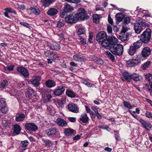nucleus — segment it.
<instances>
[{"mask_svg": "<svg viewBox=\"0 0 152 152\" xmlns=\"http://www.w3.org/2000/svg\"><path fill=\"white\" fill-rule=\"evenodd\" d=\"M4 10L5 11V12H4V16L9 18V16L8 15V13H10V9L8 8H6L4 9Z\"/></svg>", "mask_w": 152, "mask_h": 152, "instance_id": "obj_55", "label": "nucleus"}, {"mask_svg": "<svg viewBox=\"0 0 152 152\" xmlns=\"http://www.w3.org/2000/svg\"><path fill=\"white\" fill-rule=\"evenodd\" d=\"M134 29L136 33H140L142 29V24L138 23H135L134 25Z\"/></svg>", "mask_w": 152, "mask_h": 152, "instance_id": "obj_20", "label": "nucleus"}, {"mask_svg": "<svg viewBox=\"0 0 152 152\" xmlns=\"http://www.w3.org/2000/svg\"><path fill=\"white\" fill-rule=\"evenodd\" d=\"M74 7L68 4H66L64 8V11L65 12H70L74 10Z\"/></svg>", "mask_w": 152, "mask_h": 152, "instance_id": "obj_30", "label": "nucleus"}, {"mask_svg": "<svg viewBox=\"0 0 152 152\" xmlns=\"http://www.w3.org/2000/svg\"><path fill=\"white\" fill-rule=\"evenodd\" d=\"M142 41L140 40H138L136 42L134 43L132 46L137 50L140 48L142 46Z\"/></svg>", "mask_w": 152, "mask_h": 152, "instance_id": "obj_35", "label": "nucleus"}, {"mask_svg": "<svg viewBox=\"0 0 152 152\" xmlns=\"http://www.w3.org/2000/svg\"><path fill=\"white\" fill-rule=\"evenodd\" d=\"M105 54L108 56L111 61L114 62L115 61V58L114 55L109 51H106L105 52Z\"/></svg>", "mask_w": 152, "mask_h": 152, "instance_id": "obj_37", "label": "nucleus"}, {"mask_svg": "<svg viewBox=\"0 0 152 152\" xmlns=\"http://www.w3.org/2000/svg\"><path fill=\"white\" fill-rule=\"evenodd\" d=\"M122 75L125 80L128 82H131L132 75L127 72H124L122 73Z\"/></svg>", "mask_w": 152, "mask_h": 152, "instance_id": "obj_29", "label": "nucleus"}, {"mask_svg": "<svg viewBox=\"0 0 152 152\" xmlns=\"http://www.w3.org/2000/svg\"><path fill=\"white\" fill-rule=\"evenodd\" d=\"M72 58L74 61L78 62H84L86 60L85 56L78 54L74 55Z\"/></svg>", "mask_w": 152, "mask_h": 152, "instance_id": "obj_14", "label": "nucleus"}, {"mask_svg": "<svg viewBox=\"0 0 152 152\" xmlns=\"http://www.w3.org/2000/svg\"><path fill=\"white\" fill-rule=\"evenodd\" d=\"M6 102L4 99H1L0 100V106H6Z\"/></svg>", "mask_w": 152, "mask_h": 152, "instance_id": "obj_56", "label": "nucleus"}, {"mask_svg": "<svg viewBox=\"0 0 152 152\" xmlns=\"http://www.w3.org/2000/svg\"><path fill=\"white\" fill-rule=\"evenodd\" d=\"M78 13L75 15V16L77 19V20H84L86 18H88L89 16H87L85 11L83 8H81L78 10Z\"/></svg>", "mask_w": 152, "mask_h": 152, "instance_id": "obj_3", "label": "nucleus"}, {"mask_svg": "<svg viewBox=\"0 0 152 152\" xmlns=\"http://www.w3.org/2000/svg\"><path fill=\"white\" fill-rule=\"evenodd\" d=\"M131 79L134 81H140L142 79V76L138 74L134 73L132 75Z\"/></svg>", "mask_w": 152, "mask_h": 152, "instance_id": "obj_25", "label": "nucleus"}, {"mask_svg": "<svg viewBox=\"0 0 152 152\" xmlns=\"http://www.w3.org/2000/svg\"><path fill=\"white\" fill-rule=\"evenodd\" d=\"M58 10L54 8H51L47 12V14L50 16H54L58 13Z\"/></svg>", "mask_w": 152, "mask_h": 152, "instance_id": "obj_26", "label": "nucleus"}, {"mask_svg": "<svg viewBox=\"0 0 152 152\" xmlns=\"http://www.w3.org/2000/svg\"><path fill=\"white\" fill-rule=\"evenodd\" d=\"M13 134L17 135L19 134L21 130L20 126L18 124H15L12 126Z\"/></svg>", "mask_w": 152, "mask_h": 152, "instance_id": "obj_16", "label": "nucleus"}, {"mask_svg": "<svg viewBox=\"0 0 152 152\" xmlns=\"http://www.w3.org/2000/svg\"><path fill=\"white\" fill-rule=\"evenodd\" d=\"M134 62L133 61L132 59H130L126 61V64L129 67H132L134 66Z\"/></svg>", "mask_w": 152, "mask_h": 152, "instance_id": "obj_49", "label": "nucleus"}, {"mask_svg": "<svg viewBox=\"0 0 152 152\" xmlns=\"http://www.w3.org/2000/svg\"><path fill=\"white\" fill-rule=\"evenodd\" d=\"M66 102V98H63L60 99H57L56 101V105L59 107H64V104Z\"/></svg>", "mask_w": 152, "mask_h": 152, "instance_id": "obj_24", "label": "nucleus"}, {"mask_svg": "<svg viewBox=\"0 0 152 152\" xmlns=\"http://www.w3.org/2000/svg\"><path fill=\"white\" fill-rule=\"evenodd\" d=\"M94 37L93 34V33H91L90 34L88 38V41L90 43H92L93 42V39Z\"/></svg>", "mask_w": 152, "mask_h": 152, "instance_id": "obj_58", "label": "nucleus"}, {"mask_svg": "<svg viewBox=\"0 0 152 152\" xmlns=\"http://www.w3.org/2000/svg\"><path fill=\"white\" fill-rule=\"evenodd\" d=\"M31 10L34 14L36 15H39L40 13V10L36 7H31Z\"/></svg>", "mask_w": 152, "mask_h": 152, "instance_id": "obj_41", "label": "nucleus"}, {"mask_svg": "<svg viewBox=\"0 0 152 152\" xmlns=\"http://www.w3.org/2000/svg\"><path fill=\"white\" fill-rule=\"evenodd\" d=\"M80 120L83 123H85L88 122L89 118L87 114L84 113L81 114Z\"/></svg>", "mask_w": 152, "mask_h": 152, "instance_id": "obj_27", "label": "nucleus"}, {"mask_svg": "<svg viewBox=\"0 0 152 152\" xmlns=\"http://www.w3.org/2000/svg\"><path fill=\"white\" fill-rule=\"evenodd\" d=\"M146 79L149 82V85L151 88H152V74H148L145 75Z\"/></svg>", "mask_w": 152, "mask_h": 152, "instance_id": "obj_32", "label": "nucleus"}, {"mask_svg": "<svg viewBox=\"0 0 152 152\" xmlns=\"http://www.w3.org/2000/svg\"><path fill=\"white\" fill-rule=\"evenodd\" d=\"M64 133L66 135L69 136L73 134V130L71 128H66L64 129Z\"/></svg>", "mask_w": 152, "mask_h": 152, "instance_id": "obj_40", "label": "nucleus"}, {"mask_svg": "<svg viewBox=\"0 0 152 152\" xmlns=\"http://www.w3.org/2000/svg\"><path fill=\"white\" fill-rule=\"evenodd\" d=\"M129 35L128 33H125L121 32V34L119 36L120 39L122 41L128 40Z\"/></svg>", "mask_w": 152, "mask_h": 152, "instance_id": "obj_31", "label": "nucleus"}, {"mask_svg": "<svg viewBox=\"0 0 152 152\" xmlns=\"http://www.w3.org/2000/svg\"><path fill=\"white\" fill-rule=\"evenodd\" d=\"M141 58L137 56L135 59H132L133 61L134 62V64L135 65H137L140 63L141 61Z\"/></svg>", "mask_w": 152, "mask_h": 152, "instance_id": "obj_47", "label": "nucleus"}, {"mask_svg": "<svg viewBox=\"0 0 152 152\" xmlns=\"http://www.w3.org/2000/svg\"><path fill=\"white\" fill-rule=\"evenodd\" d=\"M8 109L6 106L1 107L0 109V111L1 113H5L8 111Z\"/></svg>", "mask_w": 152, "mask_h": 152, "instance_id": "obj_52", "label": "nucleus"}, {"mask_svg": "<svg viewBox=\"0 0 152 152\" xmlns=\"http://www.w3.org/2000/svg\"><path fill=\"white\" fill-rule=\"evenodd\" d=\"M8 85V82L6 80H4L1 84L0 88L3 89L5 88Z\"/></svg>", "mask_w": 152, "mask_h": 152, "instance_id": "obj_48", "label": "nucleus"}, {"mask_svg": "<svg viewBox=\"0 0 152 152\" xmlns=\"http://www.w3.org/2000/svg\"><path fill=\"white\" fill-rule=\"evenodd\" d=\"M17 70L25 77H27L29 75V73L27 69L25 67L22 66L18 67Z\"/></svg>", "mask_w": 152, "mask_h": 152, "instance_id": "obj_7", "label": "nucleus"}, {"mask_svg": "<svg viewBox=\"0 0 152 152\" xmlns=\"http://www.w3.org/2000/svg\"><path fill=\"white\" fill-rule=\"evenodd\" d=\"M137 11H138L140 12H142L143 14L142 16L143 19L144 17H149L150 16V15L149 14L148 11L147 10H142L141 9L139 8V7H137L136 9V10H135V12H137Z\"/></svg>", "mask_w": 152, "mask_h": 152, "instance_id": "obj_22", "label": "nucleus"}, {"mask_svg": "<svg viewBox=\"0 0 152 152\" xmlns=\"http://www.w3.org/2000/svg\"><path fill=\"white\" fill-rule=\"evenodd\" d=\"M65 1L74 3H79L80 2V0H64Z\"/></svg>", "mask_w": 152, "mask_h": 152, "instance_id": "obj_63", "label": "nucleus"}, {"mask_svg": "<svg viewBox=\"0 0 152 152\" xmlns=\"http://www.w3.org/2000/svg\"><path fill=\"white\" fill-rule=\"evenodd\" d=\"M28 145V142L27 140H25L22 141L20 143V145L23 148H26Z\"/></svg>", "mask_w": 152, "mask_h": 152, "instance_id": "obj_50", "label": "nucleus"}, {"mask_svg": "<svg viewBox=\"0 0 152 152\" xmlns=\"http://www.w3.org/2000/svg\"><path fill=\"white\" fill-rule=\"evenodd\" d=\"M86 31V28L83 27L79 28L77 31V33L78 35V36H81L82 34H85Z\"/></svg>", "mask_w": 152, "mask_h": 152, "instance_id": "obj_34", "label": "nucleus"}, {"mask_svg": "<svg viewBox=\"0 0 152 152\" xmlns=\"http://www.w3.org/2000/svg\"><path fill=\"white\" fill-rule=\"evenodd\" d=\"M20 24L23 26L25 27H26L30 29H31L32 28L31 26L28 23L25 22H20Z\"/></svg>", "mask_w": 152, "mask_h": 152, "instance_id": "obj_51", "label": "nucleus"}, {"mask_svg": "<svg viewBox=\"0 0 152 152\" xmlns=\"http://www.w3.org/2000/svg\"><path fill=\"white\" fill-rule=\"evenodd\" d=\"M45 85L48 88H51L55 86L56 84L55 82L51 80H48L45 83Z\"/></svg>", "mask_w": 152, "mask_h": 152, "instance_id": "obj_28", "label": "nucleus"}, {"mask_svg": "<svg viewBox=\"0 0 152 152\" xmlns=\"http://www.w3.org/2000/svg\"><path fill=\"white\" fill-rule=\"evenodd\" d=\"M78 39L80 40V43L83 45H85L86 44V40L84 36H78Z\"/></svg>", "mask_w": 152, "mask_h": 152, "instance_id": "obj_43", "label": "nucleus"}, {"mask_svg": "<svg viewBox=\"0 0 152 152\" xmlns=\"http://www.w3.org/2000/svg\"><path fill=\"white\" fill-rule=\"evenodd\" d=\"M107 30L108 33H111L112 32V28L111 26L110 25H107Z\"/></svg>", "mask_w": 152, "mask_h": 152, "instance_id": "obj_61", "label": "nucleus"}, {"mask_svg": "<svg viewBox=\"0 0 152 152\" xmlns=\"http://www.w3.org/2000/svg\"><path fill=\"white\" fill-rule=\"evenodd\" d=\"M96 37L97 41L99 43L106 39H109V37L107 36L106 33L104 31H102L99 33Z\"/></svg>", "mask_w": 152, "mask_h": 152, "instance_id": "obj_4", "label": "nucleus"}, {"mask_svg": "<svg viewBox=\"0 0 152 152\" xmlns=\"http://www.w3.org/2000/svg\"><path fill=\"white\" fill-rule=\"evenodd\" d=\"M69 110L74 113H78L79 112V108L75 104L72 103L68 105Z\"/></svg>", "mask_w": 152, "mask_h": 152, "instance_id": "obj_10", "label": "nucleus"}, {"mask_svg": "<svg viewBox=\"0 0 152 152\" xmlns=\"http://www.w3.org/2000/svg\"><path fill=\"white\" fill-rule=\"evenodd\" d=\"M16 7L21 10H23L24 9V6L23 5H19L17 4H16Z\"/></svg>", "mask_w": 152, "mask_h": 152, "instance_id": "obj_62", "label": "nucleus"}, {"mask_svg": "<svg viewBox=\"0 0 152 152\" xmlns=\"http://www.w3.org/2000/svg\"><path fill=\"white\" fill-rule=\"evenodd\" d=\"M139 121L144 128L148 131H150L152 128V126L149 122H146L142 119H140Z\"/></svg>", "mask_w": 152, "mask_h": 152, "instance_id": "obj_12", "label": "nucleus"}, {"mask_svg": "<svg viewBox=\"0 0 152 152\" xmlns=\"http://www.w3.org/2000/svg\"><path fill=\"white\" fill-rule=\"evenodd\" d=\"M25 129L28 130L34 131L38 129L37 126L33 123H27L26 124Z\"/></svg>", "mask_w": 152, "mask_h": 152, "instance_id": "obj_9", "label": "nucleus"}, {"mask_svg": "<svg viewBox=\"0 0 152 152\" xmlns=\"http://www.w3.org/2000/svg\"><path fill=\"white\" fill-rule=\"evenodd\" d=\"M65 20L66 23L70 24L75 23L77 21L76 17L71 13L66 16L65 18Z\"/></svg>", "mask_w": 152, "mask_h": 152, "instance_id": "obj_5", "label": "nucleus"}, {"mask_svg": "<svg viewBox=\"0 0 152 152\" xmlns=\"http://www.w3.org/2000/svg\"><path fill=\"white\" fill-rule=\"evenodd\" d=\"M109 39H106L103 41H101L99 43L105 48L109 49L112 44H110L108 41Z\"/></svg>", "mask_w": 152, "mask_h": 152, "instance_id": "obj_21", "label": "nucleus"}, {"mask_svg": "<svg viewBox=\"0 0 152 152\" xmlns=\"http://www.w3.org/2000/svg\"><path fill=\"white\" fill-rule=\"evenodd\" d=\"M136 49L132 45L131 46L128 50V53L130 56H133L136 51Z\"/></svg>", "mask_w": 152, "mask_h": 152, "instance_id": "obj_36", "label": "nucleus"}, {"mask_svg": "<svg viewBox=\"0 0 152 152\" xmlns=\"http://www.w3.org/2000/svg\"><path fill=\"white\" fill-rule=\"evenodd\" d=\"M52 97L51 95L48 93H44L42 95V100L44 103H47L50 102Z\"/></svg>", "mask_w": 152, "mask_h": 152, "instance_id": "obj_8", "label": "nucleus"}, {"mask_svg": "<svg viewBox=\"0 0 152 152\" xmlns=\"http://www.w3.org/2000/svg\"><path fill=\"white\" fill-rule=\"evenodd\" d=\"M130 22V19L129 17H126L124 20V23L125 24H128Z\"/></svg>", "mask_w": 152, "mask_h": 152, "instance_id": "obj_60", "label": "nucleus"}, {"mask_svg": "<svg viewBox=\"0 0 152 152\" xmlns=\"http://www.w3.org/2000/svg\"><path fill=\"white\" fill-rule=\"evenodd\" d=\"M41 78L40 77H32V79L31 81V82L34 85L38 86L40 84L39 82Z\"/></svg>", "mask_w": 152, "mask_h": 152, "instance_id": "obj_17", "label": "nucleus"}, {"mask_svg": "<svg viewBox=\"0 0 152 152\" xmlns=\"http://www.w3.org/2000/svg\"><path fill=\"white\" fill-rule=\"evenodd\" d=\"M131 115L135 118L138 119L137 118V115L135 114V111H130L129 112Z\"/></svg>", "mask_w": 152, "mask_h": 152, "instance_id": "obj_64", "label": "nucleus"}, {"mask_svg": "<svg viewBox=\"0 0 152 152\" xmlns=\"http://www.w3.org/2000/svg\"><path fill=\"white\" fill-rule=\"evenodd\" d=\"M56 122L59 126L61 127H65L67 125V124L66 121L60 118H57L56 120Z\"/></svg>", "mask_w": 152, "mask_h": 152, "instance_id": "obj_15", "label": "nucleus"}, {"mask_svg": "<svg viewBox=\"0 0 152 152\" xmlns=\"http://www.w3.org/2000/svg\"><path fill=\"white\" fill-rule=\"evenodd\" d=\"M48 45L49 48L56 50H58L60 49V45L55 42H52V43H48Z\"/></svg>", "mask_w": 152, "mask_h": 152, "instance_id": "obj_13", "label": "nucleus"}, {"mask_svg": "<svg viewBox=\"0 0 152 152\" xmlns=\"http://www.w3.org/2000/svg\"><path fill=\"white\" fill-rule=\"evenodd\" d=\"M50 54L52 55L51 58L55 62H57L59 60V57L56 54L51 52L50 53Z\"/></svg>", "mask_w": 152, "mask_h": 152, "instance_id": "obj_44", "label": "nucleus"}, {"mask_svg": "<svg viewBox=\"0 0 152 152\" xmlns=\"http://www.w3.org/2000/svg\"><path fill=\"white\" fill-rule=\"evenodd\" d=\"M116 20L118 22H121L123 20V15L122 13H118L115 15Z\"/></svg>", "mask_w": 152, "mask_h": 152, "instance_id": "obj_42", "label": "nucleus"}, {"mask_svg": "<svg viewBox=\"0 0 152 152\" xmlns=\"http://www.w3.org/2000/svg\"><path fill=\"white\" fill-rule=\"evenodd\" d=\"M47 112L50 115H53L55 113L53 107L51 106L47 107Z\"/></svg>", "mask_w": 152, "mask_h": 152, "instance_id": "obj_38", "label": "nucleus"}, {"mask_svg": "<svg viewBox=\"0 0 152 152\" xmlns=\"http://www.w3.org/2000/svg\"><path fill=\"white\" fill-rule=\"evenodd\" d=\"M28 92L30 94L28 96L29 101L31 102L36 101L38 97V96L36 95V92H35L34 90L31 88L29 89Z\"/></svg>", "mask_w": 152, "mask_h": 152, "instance_id": "obj_6", "label": "nucleus"}, {"mask_svg": "<svg viewBox=\"0 0 152 152\" xmlns=\"http://www.w3.org/2000/svg\"><path fill=\"white\" fill-rule=\"evenodd\" d=\"M124 105L126 107L129 108V109H132V107L128 102L125 101L124 102Z\"/></svg>", "mask_w": 152, "mask_h": 152, "instance_id": "obj_53", "label": "nucleus"}, {"mask_svg": "<svg viewBox=\"0 0 152 152\" xmlns=\"http://www.w3.org/2000/svg\"><path fill=\"white\" fill-rule=\"evenodd\" d=\"M15 117V120L17 122L23 121L25 118V115L22 113H17Z\"/></svg>", "mask_w": 152, "mask_h": 152, "instance_id": "obj_23", "label": "nucleus"}, {"mask_svg": "<svg viewBox=\"0 0 152 152\" xmlns=\"http://www.w3.org/2000/svg\"><path fill=\"white\" fill-rule=\"evenodd\" d=\"M94 22L96 23H98L99 22V15L95 14L93 16Z\"/></svg>", "mask_w": 152, "mask_h": 152, "instance_id": "obj_46", "label": "nucleus"}, {"mask_svg": "<svg viewBox=\"0 0 152 152\" xmlns=\"http://www.w3.org/2000/svg\"><path fill=\"white\" fill-rule=\"evenodd\" d=\"M64 25V23L63 21H59L57 24V26L59 28H61Z\"/></svg>", "mask_w": 152, "mask_h": 152, "instance_id": "obj_57", "label": "nucleus"}, {"mask_svg": "<svg viewBox=\"0 0 152 152\" xmlns=\"http://www.w3.org/2000/svg\"><path fill=\"white\" fill-rule=\"evenodd\" d=\"M151 36V30L149 28H147L141 35L140 39L142 42L146 43L150 41Z\"/></svg>", "mask_w": 152, "mask_h": 152, "instance_id": "obj_2", "label": "nucleus"}, {"mask_svg": "<svg viewBox=\"0 0 152 152\" xmlns=\"http://www.w3.org/2000/svg\"><path fill=\"white\" fill-rule=\"evenodd\" d=\"M41 1L43 2L45 6L47 7L52 3L53 0H41Z\"/></svg>", "mask_w": 152, "mask_h": 152, "instance_id": "obj_45", "label": "nucleus"}, {"mask_svg": "<svg viewBox=\"0 0 152 152\" xmlns=\"http://www.w3.org/2000/svg\"><path fill=\"white\" fill-rule=\"evenodd\" d=\"M65 89L62 86H60L55 89L53 92L54 95L59 96L64 92Z\"/></svg>", "mask_w": 152, "mask_h": 152, "instance_id": "obj_11", "label": "nucleus"}, {"mask_svg": "<svg viewBox=\"0 0 152 152\" xmlns=\"http://www.w3.org/2000/svg\"><path fill=\"white\" fill-rule=\"evenodd\" d=\"M151 64V62L150 61H147L143 64V68L144 69H145L148 68Z\"/></svg>", "mask_w": 152, "mask_h": 152, "instance_id": "obj_54", "label": "nucleus"}, {"mask_svg": "<svg viewBox=\"0 0 152 152\" xmlns=\"http://www.w3.org/2000/svg\"><path fill=\"white\" fill-rule=\"evenodd\" d=\"M66 94L68 96L72 98L75 97V93L70 90H67L66 91Z\"/></svg>", "mask_w": 152, "mask_h": 152, "instance_id": "obj_39", "label": "nucleus"}, {"mask_svg": "<svg viewBox=\"0 0 152 152\" xmlns=\"http://www.w3.org/2000/svg\"><path fill=\"white\" fill-rule=\"evenodd\" d=\"M109 49L113 54L120 56L123 54L124 48L121 44H112Z\"/></svg>", "mask_w": 152, "mask_h": 152, "instance_id": "obj_1", "label": "nucleus"}, {"mask_svg": "<svg viewBox=\"0 0 152 152\" xmlns=\"http://www.w3.org/2000/svg\"><path fill=\"white\" fill-rule=\"evenodd\" d=\"M92 57L93 60L96 62L97 64H104V61L102 59L98 58L95 56H92Z\"/></svg>", "mask_w": 152, "mask_h": 152, "instance_id": "obj_33", "label": "nucleus"}, {"mask_svg": "<svg viewBox=\"0 0 152 152\" xmlns=\"http://www.w3.org/2000/svg\"><path fill=\"white\" fill-rule=\"evenodd\" d=\"M58 131L56 128L52 127L47 129L46 131V133L49 136L53 135L57 132Z\"/></svg>", "mask_w": 152, "mask_h": 152, "instance_id": "obj_18", "label": "nucleus"}, {"mask_svg": "<svg viewBox=\"0 0 152 152\" xmlns=\"http://www.w3.org/2000/svg\"><path fill=\"white\" fill-rule=\"evenodd\" d=\"M142 56L144 57H146L148 56L151 54V50L148 47L144 48L142 52Z\"/></svg>", "mask_w": 152, "mask_h": 152, "instance_id": "obj_19", "label": "nucleus"}, {"mask_svg": "<svg viewBox=\"0 0 152 152\" xmlns=\"http://www.w3.org/2000/svg\"><path fill=\"white\" fill-rule=\"evenodd\" d=\"M67 119L69 121L72 123L75 122L76 121V118L75 117H69Z\"/></svg>", "mask_w": 152, "mask_h": 152, "instance_id": "obj_59", "label": "nucleus"}]
</instances>
